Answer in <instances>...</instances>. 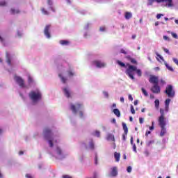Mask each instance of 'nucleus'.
Wrapping results in <instances>:
<instances>
[{
    "mask_svg": "<svg viewBox=\"0 0 178 178\" xmlns=\"http://www.w3.org/2000/svg\"><path fill=\"white\" fill-rule=\"evenodd\" d=\"M149 83L154 84L151 88V91L153 94H161V86H159V77L155 75H150Z\"/></svg>",
    "mask_w": 178,
    "mask_h": 178,
    "instance_id": "nucleus-1",
    "label": "nucleus"
},
{
    "mask_svg": "<svg viewBox=\"0 0 178 178\" xmlns=\"http://www.w3.org/2000/svg\"><path fill=\"white\" fill-rule=\"evenodd\" d=\"M134 72H136V74L139 77H141V76H143V72H141V70L137 69V67L134 65H129L128 68L126 70V74L127 76H129V79H131V80H134Z\"/></svg>",
    "mask_w": 178,
    "mask_h": 178,
    "instance_id": "nucleus-2",
    "label": "nucleus"
},
{
    "mask_svg": "<svg viewBox=\"0 0 178 178\" xmlns=\"http://www.w3.org/2000/svg\"><path fill=\"white\" fill-rule=\"evenodd\" d=\"M29 97L33 102H38V101H41L42 95L41 94V92H40L38 90H36L31 91L29 94Z\"/></svg>",
    "mask_w": 178,
    "mask_h": 178,
    "instance_id": "nucleus-3",
    "label": "nucleus"
},
{
    "mask_svg": "<svg viewBox=\"0 0 178 178\" xmlns=\"http://www.w3.org/2000/svg\"><path fill=\"white\" fill-rule=\"evenodd\" d=\"M43 133L45 140H49V147H54V143L52 142V131L51 129L46 128L44 129Z\"/></svg>",
    "mask_w": 178,
    "mask_h": 178,
    "instance_id": "nucleus-4",
    "label": "nucleus"
},
{
    "mask_svg": "<svg viewBox=\"0 0 178 178\" xmlns=\"http://www.w3.org/2000/svg\"><path fill=\"white\" fill-rule=\"evenodd\" d=\"M154 2H157V3L165 2L168 8H172V6H173V0H148L147 5L151 6Z\"/></svg>",
    "mask_w": 178,
    "mask_h": 178,
    "instance_id": "nucleus-5",
    "label": "nucleus"
},
{
    "mask_svg": "<svg viewBox=\"0 0 178 178\" xmlns=\"http://www.w3.org/2000/svg\"><path fill=\"white\" fill-rule=\"evenodd\" d=\"M165 93L168 98H173L176 94L172 85H168L166 86Z\"/></svg>",
    "mask_w": 178,
    "mask_h": 178,
    "instance_id": "nucleus-6",
    "label": "nucleus"
},
{
    "mask_svg": "<svg viewBox=\"0 0 178 178\" xmlns=\"http://www.w3.org/2000/svg\"><path fill=\"white\" fill-rule=\"evenodd\" d=\"M14 80L16 81V83L21 88H26L27 87L24 84V79L22 78V76H19L17 75L14 76Z\"/></svg>",
    "mask_w": 178,
    "mask_h": 178,
    "instance_id": "nucleus-7",
    "label": "nucleus"
},
{
    "mask_svg": "<svg viewBox=\"0 0 178 178\" xmlns=\"http://www.w3.org/2000/svg\"><path fill=\"white\" fill-rule=\"evenodd\" d=\"M159 126L161 129L160 136L161 137H163L166 134V128L165 127L166 126V122H159Z\"/></svg>",
    "mask_w": 178,
    "mask_h": 178,
    "instance_id": "nucleus-8",
    "label": "nucleus"
},
{
    "mask_svg": "<svg viewBox=\"0 0 178 178\" xmlns=\"http://www.w3.org/2000/svg\"><path fill=\"white\" fill-rule=\"evenodd\" d=\"M81 106H83V104L77 103L76 105L72 104L70 109L73 113H77V111L81 109Z\"/></svg>",
    "mask_w": 178,
    "mask_h": 178,
    "instance_id": "nucleus-9",
    "label": "nucleus"
},
{
    "mask_svg": "<svg viewBox=\"0 0 178 178\" xmlns=\"http://www.w3.org/2000/svg\"><path fill=\"white\" fill-rule=\"evenodd\" d=\"M92 63L95 65V66H96V67H98L99 69L105 67V66H106V63L98 60H95L92 62Z\"/></svg>",
    "mask_w": 178,
    "mask_h": 178,
    "instance_id": "nucleus-10",
    "label": "nucleus"
},
{
    "mask_svg": "<svg viewBox=\"0 0 178 178\" xmlns=\"http://www.w3.org/2000/svg\"><path fill=\"white\" fill-rule=\"evenodd\" d=\"M160 113H161V115L159 117L158 122H166V120H165V110H163V108H160Z\"/></svg>",
    "mask_w": 178,
    "mask_h": 178,
    "instance_id": "nucleus-11",
    "label": "nucleus"
},
{
    "mask_svg": "<svg viewBox=\"0 0 178 178\" xmlns=\"http://www.w3.org/2000/svg\"><path fill=\"white\" fill-rule=\"evenodd\" d=\"M49 29H51V25H47L44 31V35H46L47 38H51V33H49Z\"/></svg>",
    "mask_w": 178,
    "mask_h": 178,
    "instance_id": "nucleus-12",
    "label": "nucleus"
},
{
    "mask_svg": "<svg viewBox=\"0 0 178 178\" xmlns=\"http://www.w3.org/2000/svg\"><path fill=\"white\" fill-rule=\"evenodd\" d=\"M63 91L67 98H70V91L68 90L67 88H64Z\"/></svg>",
    "mask_w": 178,
    "mask_h": 178,
    "instance_id": "nucleus-13",
    "label": "nucleus"
},
{
    "mask_svg": "<svg viewBox=\"0 0 178 178\" xmlns=\"http://www.w3.org/2000/svg\"><path fill=\"white\" fill-rule=\"evenodd\" d=\"M6 62H7L8 65H12V60L10 59V56H9L8 52L6 53Z\"/></svg>",
    "mask_w": 178,
    "mask_h": 178,
    "instance_id": "nucleus-14",
    "label": "nucleus"
},
{
    "mask_svg": "<svg viewBox=\"0 0 178 178\" xmlns=\"http://www.w3.org/2000/svg\"><path fill=\"white\" fill-rule=\"evenodd\" d=\"M114 158L115 159V162H119L120 161V153L115 152Z\"/></svg>",
    "mask_w": 178,
    "mask_h": 178,
    "instance_id": "nucleus-15",
    "label": "nucleus"
},
{
    "mask_svg": "<svg viewBox=\"0 0 178 178\" xmlns=\"http://www.w3.org/2000/svg\"><path fill=\"white\" fill-rule=\"evenodd\" d=\"M113 112L114 115H115V116H117V118H120L121 114H120V111H119V109L114 108L113 110Z\"/></svg>",
    "mask_w": 178,
    "mask_h": 178,
    "instance_id": "nucleus-16",
    "label": "nucleus"
},
{
    "mask_svg": "<svg viewBox=\"0 0 178 178\" xmlns=\"http://www.w3.org/2000/svg\"><path fill=\"white\" fill-rule=\"evenodd\" d=\"M112 176H113V177H116V176H118V168H116V167L113 168Z\"/></svg>",
    "mask_w": 178,
    "mask_h": 178,
    "instance_id": "nucleus-17",
    "label": "nucleus"
},
{
    "mask_svg": "<svg viewBox=\"0 0 178 178\" xmlns=\"http://www.w3.org/2000/svg\"><path fill=\"white\" fill-rule=\"evenodd\" d=\"M124 17L127 20H129V19H131V17H133V14H131V13L130 12H126Z\"/></svg>",
    "mask_w": 178,
    "mask_h": 178,
    "instance_id": "nucleus-18",
    "label": "nucleus"
},
{
    "mask_svg": "<svg viewBox=\"0 0 178 178\" xmlns=\"http://www.w3.org/2000/svg\"><path fill=\"white\" fill-rule=\"evenodd\" d=\"M58 77L60 78V80L63 84H65L66 81H67V79L62 75V74H58Z\"/></svg>",
    "mask_w": 178,
    "mask_h": 178,
    "instance_id": "nucleus-19",
    "label": "nucleus"
},
{
    "mask_svg": "<svg viewBox=\"0 0 178 178\" xmlns=\"http://www.w3.org/2000/svg\"><path fill=\"white\" fill-rule=\"evenodd\" d=\"M122 129L125 134H127V133H129V129L127 128V125L124 122L122 123Z\"/></svg>",
    "mask_w": 178,
    "mask_h": 178,
    "instance_id": "nucleus-20",
    "label": "nucleus"
},
{
    "mask_svg": "<svg viewBox=\"0 0 178 178\" xmlns=\"http://www.w3.org/2000/svg\"><path fill=\"white\" fill-rule=\"evenodd\" d=\"M60 44L61 45H68L69 44H70V42H69L68 40H60Z\"/></svg>",
    "mask_w": 178,
    "mask_h": 178,
    "instance_id": "nucleus-21",
    "label": "nucleus"
},
{
    "mask_svg": "<svg viewBox=\"0 0 178 178\" xmlns=\"http://www.w3.org/2000/svg\"><path fill=\"white\" fill-rule=\"evenodd\" d=\"M41 12L43 15H45L47 16H48V15H49V12H48V10H47L45 8H41Z\"/></svg>",
    "mask_w": 178,
    "mask_h": 178,
    "instance_id": "nucleus-22",
    "label": "nucleus"
},
{
    "mask_svg": "<svg viewBox=\"0 0 178 178\" xmlns=\"http://www.w3.org/2000/svg\"><path fill=\"white\" fill-rule=\"evenodd\" d=\"M17 13H20V10H15L14 8L11 9V14L12 15H17Z\"/></svg>",
    "mask_w": 178,
    "mask_h": 178,
    "instance_id": "nucleus-23",
    "label": "nucleus"
},
{
    "mask_svg": "<svg viewBox=\"0 0 178 178\" xmlns=\"http://www.w3.org/2000/svg\"><path fill=\"white\" fill-rule=\"evenodd\" d=\"M32 83H34V80L31 77V76H28V84H32Z\"/></svg>",
    "mask_w": 178,
    "mask_h": 178,
    "instance_id": "nucleus-24",
    "label": "nucleus"
},
{
    "mask_svg": "<svg viewBox=\"0 0 178 178\" xmlns=\"http://www.w3.org/2000/svg\"><path fill=\"white\" fill-rule=\"evenodd\" d=\"M165 66L168 70H170V72H173V68L170 67L168 63H165Z\"/></svg>",
    "mask_w": 178,
    "mask_h": 178,
    "instance_id": "nucleus-25",
    "label": "nucleus"
},
{
    "mask_svg": "<svg viewBox=\"0 0 178 178\" xmlns=\"http://www.w3.org/2000/svg\"><path fill=\"white\" fill-rule=\"evenodd\" d=\"M118 65H119V66H120L121 67H126V64H124V63H122L120 60H118L117 61Z\"/></svg>",
    "mask_w": 178,
    "mask_h": 178,
    "instance_id": "nucleus-26",
    "label": "nucleus"
},
{
    "mask_svg": "<svg viewBox=\"0 0 178 178\" xmlns=\"http://www.w3.org/2000/svg\"><path fill=\"white\" fill-rule=\"evenodd\" d=\"M141 90L143 92V94L145 95V97H148V92L144 88H141Z\"/></svg>",
    "mask_w": 178,
    "mask_h": 178,
    "instance_id": "nucleus-27",
    "label": "nucleus"
},
{
    "mask_svg": "<svg viewBox=\"0 0 178 178\" xmlns=\"http://www.w3.org/2000/svg\"><path fill=\"white\" fill-rule=\"evenodd\" d=\"M154 104H155V108L158 109V108H159V99H156L154 101Z\"/></svg>",
    "mask_w": 178,
    "mask_h": 178,
    "instance_id": "nucleus-28",
    "label": "nucleus"
},
{
    "mask_svg": "<svg viewBox=\"0 0 178 178\" xmlns=\"http://www.w3.org/2000/svg\"><path fill=\"white\" fill-rule=\"evenodd\" d=\"M67 73L70 77H73V76H74V72H72V70L67 71Z\"/></svg>",
    "mask_w": 178,
    "mask_h": 178,
    "instance_id": "nucleus-29",
    "label": "nucleus"
},
{
    "mask_svg": "<svg viewBox=\"0 0 178 178\" xmlns=\"http://www.w3.org/2000/svg\"><path fill=\"white\" fill-rule=\"evenodd\" d=\"M165 106H169V104H170V99H167L165 101Z\"/></svg>",
    "mask_w": 178,
    "mask_h": 178,
    "instance_id": "nucleus-30",
    "label": "nucleus"
},
{
    "mask_svg": "<svg viewBox=\"0 0 178 178\" xmlns=\"http://www.w3.org/2000/svg\"><path fill=\"white\" fill-rule=\"evenodd\" d=\"M56 152H57L58 155H62V150L60 149V148L57 147Z\"/></svg>",
    "mask_w": 178,
    "mask_h": 178,
    "instance_id": "nucleus-31",
    "label": "nucleus"
},
{
    "mask_svg": "<svg viewBox=\"0 0 178 178\" xmlns=\"http://www.w3.org/2000/svg\"><path fill=\"white\" fill-rule=\"evenodd\" d=\"M131 113L132 115H134L136 113V111L134 110V107L133 106H131Z\"/></svg>",
    "mask_w": 178,
    "mask_h": 178,
    "instance_id": "nucleus-32",
    "label": "nucleus"
},
{
    "mask_svg": "<svg viewBox=\"0 0 178 178\" xmlns=\"http://www.w3.org/2000/svg\"><path fill=\"white\" fill-rule=\"evenodd\" d=\"M89 147L90 148V149H94V143L93 142L90 143Z\"/></svg>",
    "mask_w": 178,
    "mask_h": 178,
    "instance_id": "nucleus-33",
    "label": "nucleus"
},
{
    "mask_svg": "<svg viewBox=\"0 0 178 178\" xmlns=\"http://www.w3.org/2000/svg\"><path fill=\"white\" fill-rule=\"evenodd\" d=\"M94 136H96V137H100L99 131H95Z\"/></svg>",
    "mask_w": 178,
    "mask_h": 178,
    "instance_id": "nucleus-34",
    "label": "nucleus"
},
{
    "mask_svg": "<svg viewBox=\"0 0 178 178\" xmlns=\"http://www.w3.org/2000/svg\"><path fill=\"white\" fill-rule=\"evenodd\" d=\"M106 28L105 26H101L99 28V31L104 32V31H106Z\"/></svg>",
    "mask_w": 178,
    "mask_h": 178,
    "instance_id": "nucleus-35",
    "label": "nucleus"
},
{
    "mask_svg": "<svg viewBox=\"0 0 178 178\" xmlns=\"http://www.w3.org/2000/svg\"><path fill=\"white\" fill-rule=\"evenodd\" d=\"M95 165H98V156H97V154L95 156Z\"/></svg>",
    "mask_w": 178,
    "mask_h": 178,
    "instance_id": "nucleus-36",
    "label": "nucleus"
},
{
    "mask_svg": "<svg viewBox=\"0 0 178 178\" xmlns=\"http://www.w3.org/2000/svg\"><path fill=\"white\" fill-rule=\"evenodd\" d=\"M172 37H173V38L177 39V34L175 33H171Z\"/></svg>",
    "mask_w": 178,
    "mask_h": 178,
    "instance_id": "nucleus-37",
    "label": "nucleus"
},
{
    "mask_svg": "<svg viewBox=\"0 0 178 178\" xmlns=\"http://www.w3.org/2000/svg\"><path fill=\"white\" fill-rule=\"evenodd\" d=\"M127 136V134H126V133L123 134V135H122V140H123V141H126Z\"/></svg>",
    "mask_w": 178,
    "mask_h": 178,
    "instance_id": "nucleus-38",
    "label": "nucleus"
},
{
    "mask_svg": "<svg viewBox=\"0 0 178 178\" xmlns=\"http://www.w3.org/2000/svg\"><path fill=\"white\" fill-rule=\"evenodd\" d=\"M160 83L161 84V86H165V84H166V81H165V80L163 79H161Z\"/></svg>",
    "mask_w": 178,
    "mask_h": 178,
    "instance_id": "nucleus-39",
    "label": "nucleus"
},
{
    "mask_svg": "<svg viewBox=\"0 0 178 178\" xmlns=\"http://www.w3.org/2000/svg\"><path fill=\"white\" fill-rule=\"evenodd\" d=\"M106 140L108 141H110V140H112V135L111 134H108L106 137Z\"/></svg>",
    "mask_w": 178,
    "mask_h": 178,
    "instance_id": "nucleus-40",
    "label": "nucleus"
},
{
    "mask_svg": "<svg viewBox=\"0 0 178 178\" xmlns=\"http://www.w3.org/2000/svg\"><path fill=\"white\" fill-rule=\"evenodd\" d=\"M25 177H26V178H34V177L33 175H31V174H26L25 175Z\"/></svg>",
    "mask_w": 178,
    "mask_h": 178,
    "instance_id": "nucleus-41",
    "label": "nucleus"
},
{
    "mask_svg": "<svg viewBox=\"0 0 178 178\" xmlns=\"http://www.w3.org/2000/svg\"><path fill=\"white\" fill-rule=\"evenodd\" d=\"M133 151L137 152V146H136V144L133 145Z\"/></svg>",
    "mask_w": 178,
    "mask_h": 178,
    "instance_id": "nucleus-42",
    "label": "nucleus"
},
{
    "mask_svg": "<svg viewBox=\"0 0 178 178\" xmlns=\"http://www.w3.org/2000/svg\"><path fill=\"white\" fill-rule=\"evenodd\" d=\"M163 51H164V52H165V54L170 55V52L169 51V49H168L166 48H163Z\"/></svg>",
    "mask_w": 178,
    "mask_h": 178,
    "instance_id": "nucleus-43",
    "label": "nucleus"
},
{
    "mask_svg": "<svg viewBox=\"0 0 178 178\" xmlns=\"http://www.w3.org/2000/svg\"><path fill=\"white\" fill-rule=\"evenodd\" d=\"M154 140H150L149 142L147 143V147H149V145H151V144H154Z\"/></svg>",
    "mask_w": 178,
    "mask_h": 178,
    "instance_id": "nucleus-44",
    "label": "nucleus"
},
{
    "mask_svg": "<svg viewBox=\"0 0 178 178\" xmlns=\"http://www.w3.org/2000/svg\"><path fill=\"white\" fill-rule=\"evenodd\" d=\"M120 52H121V54H124V55H127V51H126V50H124L123 49H122L120 50Z\"/></svg>",
    "mask_w": 178,
    "mask_h": 178,
    "instance_id": "nucleus-45",
    "label": "nucleus"
},
{
    "mask_svg": "<svg viewBox=\"0 0 178 178\" xmlns=\"http://www.w3.org/2000/svg\"><path fill=\"white\" fill-rule=\"evenodd\" d=\"M127 172H128V173H131V167L130 166L127 167Z\"/></svg>",
    "mask_w": 178,
    "mask_h": 178,
    "instance_id": "nucleus-46",
    "label": "nucleus"
},
{
    "mask_svg": "<svg viewBox=\"0 0 178 178\" xmlns=\"http://www.w3.org/2000/svg\"><path fill=\"white\" fill-rule=\"evenodd\" d=\"M163 40H165V41H170V39L169 38V37L166 35L163 36Z\"/></svg>",
    "mask_w": 178,
    "mask_h": 178,
    "instance_id": "nucleus-47",
    "label": "nucleus"
},
{
    "mask_svg": "<svg viewBox=\"0 0 178 178\" xmlns=\"http://www.w3.org/2000/svg\"><path fill=\"white\" fill-rule=\"evenodd\" d=\"M139 123L140 124H143V123H144V119L143 118H139Z\"/></svg>",
    "mask_w": 178,
    "mask_h": 178,
    "instance_id": "nucleus-48",
    "label": "nucleus"
},
{
    "mask_svg": "<svg viewBox=\"0 0 178 178\" xmlns=\"http://www.w3.org/2000/svg\"><path fill=\"white\" fill-rule=\"evenodd\" d=\"M0 6H6V3L5 1L0 2Z\"/></svg>",
    "mask_w": 178,
    "mask_h": 178,
    "instance_id": "nucleus-49",
    "label": "nucleus"
},
{
    "mask_svg": "<svg viewBox=\"0 0 178 178\" xmlns=\"http://www.w3.org/2000/svg\"><path fill=\"white\" fill-rule=\"evenodd\" d=\"M130 61H131V63H133L134 65L137 64V60H136V59H131V60H130Z\"/></svg>",
    "mask_w": 178,
    "mask_h": 178,
    "instance_id": "nucleus-50",
    "label": "nucleus"
},
{
    "mask_svg": "<svg viewBox=\"0 0 178 178\" xmlns=\"http://www.w3.org/2000/svg\"><path fill=\"white\" fill-rule=\"evenodd\" d=\"M103 94L106 98H108V97H109V95L107 93V92H103Z\"/></svg>",
    "mask_w": 178,
    "mask_h": 178,
    "instance_id": "nucleus-51",
    "label": "nucleus"
},
{
    "mask_svg": "<svg viewBox=\"0 0 178 178\" xmlns=\"http://www.w3.org/2000/svg\"><path fill=\"white\" fill-rule=\"evenodd\" d=\"M47 3H48V5H49L50 6H51V5H52V0H47Z\"/></svg>",
    "mask_w": 178,
    "mask_h": 178,
    "instance_id": "nucleus-52",
    "label": "nucleus"
},
{
    "mask_svg": "<svg viewBox=\"0 0 178 178\" xmlns=\"http://www.w3.org/2000/svg\"><path fill=\"white\" fill-rule=\"evenodd\" d=\"M162 16H163V14H157L156 19H159L160 17H162Z\"/></svg>",
    "mask_w": 178,
    "mask_h": 178,
    "instance_id": "nucleus-53",
    "label": "nucleus"
},
{
    "mask_svg": "<svg viewBox=\"0 0 178 178\" xmlns=\"http://www.w3.org/2000/svg\"><path fill=\"white\" fill-rule=\"evenodd\" d=\"M156 56H158V58H160L161 60H163V57H162V56H161L159 54H157Z\"/></svg>",
    "mask_w": 178,
    "mask_h": 178,
    "instance_id": "nucleus-54",
    "label": "nucleus"
},
{
    "mask_svg": "<svg viewBox=\"0 0 178 178\" xmlns=\"http://www.w3.org/2000/svg\"><path fill=\"white\" fill-rule=\"evenodd\" d=\"M63 178H72V177H70V175H65L63 176Z\"/></svg>",
    "mask_w": 178,
    "mask_h": 178,
    "instance_id": "nucleus-55",
    "label": "nucleus"
},
{
    "mask_svg": "<svg viewBox=\"0 0 178 178\" xmlns=\"http://www.w3.org/2000/svg\"><path fill=\"white\" fill-rule=\"evenodd\" d=\"M149 134H151V131H147L146 133H145L146 137H148Z\"/></svg>",
    "mask_w": 178,
    "mask_h": 178,
    "instance_id": "nucleus-56",
    "label": "nucleus"
},
{
    "mask_svg": "<svg viewBox=\"0 0 178 178\" xmlns=\"http://www.w3.org/2000/svg\"><path fill=\"white\" fill-rule=\"evenodd\" d=\"M128 98L130 101H133V97L131 96V95H129Z\"/></svg>",
    "mask_w": 178,
    "mask_h": 178,
    "instance_id": "nucleus-57",
    "label": "nucleus"
},
{
    "mask_svg": "<svg viewBox=\"0 0 178 178\" xmlns=\"http://www.w3.org/2000/svg\"><path fill=\"white\" fill-rule=\"evenodd\" d=\"M79 115H80L81 118H83V111H79Z\"/></svg>",
    "mask_w": 178,
    "mask_h": 178,
    "instance_id": "nucleus-58",
    "label": "nucleus"
},
{
    "mask_svg": "<svg viewBox=\"0 0 178 178\" xmlns=\"http://www.w3.org/2000/svg\"><path fill=\"white\" fill-rule=\"evenodd\" d=\"M169 111V106H165V112H168Z\"/></svg>",
    "mask_w": 178,
    "mask_h": 178,
    "instance_id": "nucleus-59",
    "label": "nucleus"
},
{
    "mask_svg": "<svg viewBox=\"0 0 178 178\" xmlns=\"http://www.w3.org/2000/svg\"><path fill=\"white\" fill-rule=\"evenodd\" d=\"M97 177H98V175L97 174V172H95L93 178H97Z\"/></svg>",
    "mask_w": 178,
    "mask_h": 178,
    "instance_id": "nucleus-60",
    "label": "nucleus"
},
{
    "mask_svg": "<svg viewBox=\"0 0 178 178\" xmlns=\"http://www.w3.org/2000/svg\"><path fill=\"white\" fill-rule=\"evenodd\" d=\"M149 130L152 131V130H154V129H155V127L154 126H151V127H149Z\"/></svg>",
    "mask_w": 178,
    "mask_h": 178,
    "instance_id": "nucleus-61",
    "label": "nucleus"
},
{
    "mask_svg": "<svg viewBox=\"0 0 178 178\" xmlns=\"http://www.w3.org/2000/svg\"><path fill=\"white\" fill-rule=\"evenodd\" d=\"M4 40L0 36V42H4Z\"/></svg>",
    "mask_w": 178,
    "mask_h": 178,
    "instance_id": "nucleus-62",
    "label": "nucleus"
},
{
    "mask_svg": "<svg viewBox=\"0 0 178 178\" xmlns=\"http://www.w3.org/2000/svg\"><path fill=\"white\" fill-rule=\"evenodd\" d=\"M120 101H121V102H124V98L120 97Z\"/></svg>",
    "mask_w": 178,
    "mask_h": 178,
    "instance_id": "nucleus-63",
    "label": "nucleus"
},
{
    "mask_svg": "<svg viewBox=\"0 0 178 178\" xmlns=\"http://www.w3.org/2000/svg\"><path fill=\"white\" fill-rule=\"evenodd\" d=\"M131 144L133 145V136L131 137Z\"/></svg>",
    "mask_w": 178,
    "mask_h": 178,
    "instance_id": "nucleus-64",
    "label": "nucleus"
}]
</instances>
